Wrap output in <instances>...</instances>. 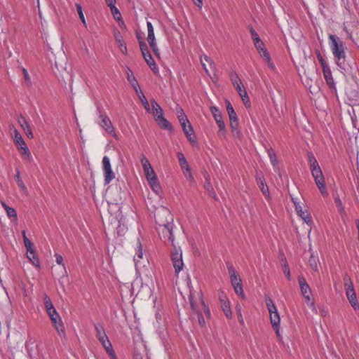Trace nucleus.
<instances>
[{
	"label": "nucleus",
	"instance_id": "nucleus-25",
	"mask_svg": "<svg viewBox=\"0 0 359 359\" xmlns=\"http://www.w3.org/2000/svg\"><path fill=\"white\" fill-rule=\"evenodd\" d=\"M143 257V250L140 241L138 240L137 243V250L135 255L134 256V262L137 265L138 262H140V259Z\"/></svg>",
	"mask_w": 359,
	"mask_h": 359
},
{
	"label": "nucleus",
	"instance_id": "nucleus-30",
	"mask_svg": "<svg viewBox=\"0 0 359 359\" xmlns=\"http://www.w3.org/2000/svg\"><path fill=\"white\" fill-rule=\"evenodd\" d=\"M266 305L269 314L278 312L276 306L273 304V300L270 297H266Z\"/></svg>",
	"mask_w": 359,
	"mask_h": 359
},
{
	"label": "nucleus",
	"instance_id": "nucleus-1",
	"mask_svg": "<svg viewBox=\"0 0 359 359\" xmlns=\"http://www.w3.org/2000/svg\"><path fill=\"white\" fill-rule=\"evenodd\" d=\"M329 45L336 65L342 70L346 69V46L341 39L334 34L329 35Z\"/></svg>",
	"mask_w": 359,
	"mask_h": 359
},
{
	"label": "nucleus",
	"instance_id": "nucleus-35",
	"mask_svg": "<svg viewBox=\"0 0 359 359\" xmlns=\"http://www.w3.org/2000/svg\"><path fill=\"white\" fill-rule=\"evenodd\" d=\"M139 98H140L142 105L144 106L145 110L147 112H151V109H150L149 103L147 101V98L145 97V96L143 94L142 90H140V93H139Z\"/></svg>",
	"mask_w": 359,
	"mask_h": 359
},
{
	"label": "nucleus",
	"instance_id": "nucleus-33",
	"mask_svg": "<svg viewBox=\"0 0 359 359\" xmlns=\"http://www.w3.org/2000/svg\"><path fill=\"white\" fill-rule=\"evenodd\" d=\"M229 77H230V80L234 87L236 86H238L239 84L242 83V81L236 72H231L229 75Z\"/></svg>",
	"mask_w": 359,
	"mask_h": 359
},
{
	"label": "nucleus",
	"instance_id": "nucleus-28",
	"mask_svg": "<svg viewBox=\"0 0 359 359\" xmlns=\"http://www.w3.org/2000/svg\"><path fill=\"white\" fill-rule=\"evenodd\" d=\"M270 321L273 328H276L280 325V318L278 312L270 314Z\"/></svg>",
	"mask_w": 359,
	"mask_h": 359
},
{
	"label": "nucleus",
	"instance_id": "nucleus-56",
	"mask_svg": "<svg viewBox=\"0 0 359 359\" xmlns=\"http://www.w3.org/2000/svg\"><path fill=\"white\" fill-rule=\"evenodd\" d=\"M50 319H51L52 318H55V317H57L58 316H60L57 313V311H56L55 308H53L52 309H49V310H47L46 311Z\"/></svg>",
	"mask_w": 359,
	"mask_h": 359
},
{
	"label": "nucleus",
	"instance_id": "nucleus-26",
	"mask_svg": "<svg viewBox=\"0 0 359 359\" xmlns=\"http://www.w3.org/2000/svg\"><path fill=\"white\" fill-rule=\"evenodd\" d=\"M103 174L104 177L105 184H109L115 177V174L111 168L103 170Z\"/></svg>",
	"mask_w": 359,
	"mask_h": 359
},
{
	"label": "nucleus",
	"instance_id": "nucleus-53",
	"mask_svg": "<svg viewBox=\"0 0 359 359\" xmlns=\"http://www.w3.org/2000/svg\"><path fill=\"white\" fill-rule=\"evenodd\" d=\"M283 273H285V275L286 276L287 280H291L290 270L289 266L287 263L284 264V265L283 266Z\"/></svg>",
	"mask_w": 359,
	"mask_h": 359
},
{
	"label": "nucleus",
	"instance_id": "nucleus-51",
	"mask_svg": "<svg viewBox=\"0 0 359 359\" xmlns=\"http://www.w3.org/2000/svg\"><path fill=\"white\" fill-rule=\"evenodd\" d=\"M235 88L236 89V91L238 92L240 97H242V95L247 94V91L245 89L243 83L239 84L238 86H235Z\"/></svg>",
	"mask_w": 359,
	"mask_h": 359
},
{
	"label": "nucleus",
	"instance_id": "nucleus-12",
	"mask_svg": "<svg viewBox=\"0 0 359 359\" xmlns=\"http://www.w3.org/2000/svg\"><path fill=\"white\" fill-rule=\"evenodd\" d=\"M141 163L147 180L156 177V175L148 159L143 157L141 159Z\"/></svg>",
	"mask_w": 359,
	"mask_h": 359
},
{
	"label": "nucleus",
	"instance_id": "nucleus-57",
	"mask_svg": "<svg viewBox=\"0 0 359 359\" xmlns=\"http://www.w3.org/2000/svg\"><path fill=\"white\" fill-rule=\"evenodd\" d=\"M243 102V104L244 105L248 108L250 107V99H249V97L248 95V93L246 95H242V97H241Z\"/></svg>",
	"mask_w": 359,
	"mask_h": 359
},
{
	"label": "nucleus",
	"instance_id": "nucleus-59",
	"mask_svg": "<svg viewBox=\"0 0 359 359\" xmlns=\"http://www.w3.org/2000/svg\"><path fill=\"white\" fill-rule=\"evenodd\" d=\"M55 262L57 264L59 265H62L63 267H65V264H64V262H63V257L60 254H55Z\"/></svg>",
	"mask_w": 359,
	"mask_h": 359
},
{
	"label": "nucleus",
	"instance_id": "nucleus-44",
	"mask_svg": "<svg viewBox=\"0 0 359 359\" xmlns=\"http://www.w3.org/2000/svg\"><path fill=\"white\" fill-rule=\"evenodd\" d=\"M18 186L21 189L22 191H26V187L25 186L22 179L20 176V171L17 170V174L15 177Z\"/></svg>",
	"mask_w": 359,
	"mask_h": 359
},
{
	"label": "nucleus",
	"instance_id": "nucleus-39",
	"mask_svg": "<svg viewBox=\"0 0 359 359\" xmlns=\"http://www.w3.org/2000/svg\"><path fill=\"white\" fill-rule=\"evenodd\" d=\"M95 328L96 330V336H97V339H100L102 337L107 336V334L105 333V330L102 325H95Z\"/></svg>",
	"mask_w": 359,
	"mask_h": 359
},
{
	"label": "nucleus",
	"instance_id": "nucleus-41",
	"mask_svg": "<svg viewBox=\"0 0 359 359\" xmlns=\"http://www.w3.org/2000/svg\"><path fill=\"white\" fill-rule=\"evenodd\" d=\"M43 302L46 311L55 308L50 298L46 294H43Z\"/></svg>",
	"mask_w": 359,
	"mask_h": 359
},
{
	"label": "nucleus",
	"instance_id": "nucleus-61",
	"mask_svg": "<svg viewBox=\"0 0 359 359\" xmlns=\"http://www.w3.org/2000/svg\"><path fill=\"white\" fill-rule=\"evenodd\" d=\"M230 279H231V285L233 287L235 285H238L242 284L241 280L239 276L231 278Z\"/></svg>",
	"mask_w": 359,
	"mask_h": 359
},
{
	"label": "nucleus",
	"instance_id": "nucleus-42",
	"mask_svg": "<svg viewBox=\"0 0 359 359\" xmlns=\"http://www.w3.org/2000/svg\"><path fill=\"white\" fill-rule=\"evenodd\" d=\"M147 32H148L147 39H153V38L155 37V35H154V27L152 25V23L149 21H147Z\"/></svg>",
	"mask_w": 359,
	"mask_h": 359
},
{
	"label": "nucleus",
	"instance_id": "nucleus-8",
	"mask_svg": "<svg viewBox=\"0 0 359 359\" xmlns=\"http://www.w3.org/2000/svg\"><path fill=\"white\" fill-rule=\"evenodd\" d=\"M171 260L172 262V265L175 269V273H179L182 269H183L184 263L182 261V254L180 252L175 248V252H173L171 255Z\"/></svg>",
	"mask_w": 359,
	"mask_h": 359
},
{
	"label": "nucleus",
	"instance_id": "nucleus-52",
	"mask_svg": "<svg viewBox=\"0 0 359 359\" xmlns=\"http://www.w3.org/2000/svg\"><path fill=\"white\" fill-rule=\"evenodd\" d=\"M259 53L264 61H269V57H271V56L266 48H264L263 50H261V53Z\"/></svg>",
	"mask_w": 359,
	"mask_h": 359
},
{
	"label": "nucleus",
	"instance_id": "nucleus-58",
	"mask_svg": "<svg viewBox=\"0 0 359 359\" xmlns=\"http://www.w3.org/2000/svg\"><path fill=\"white\" fill-rule=\"evenodd\" d=\"M236 311L238 314L239 321L243 324L244 322H243V318L242 313H241V307L239 304L236 305Z\"/></svg>",
	"mask_w": 359,
	"mask_h": 359
},
{
	"label": "nucleus",
	"instance_id": "nucleus-6",
	"mask_svg": "<svg viewBox=\"0 0 359 359\" xmlns=\"http://www.w3.org/2000/svg\"><path fill=\"white\" fill-rule=\"evenodd\" d=\"M139 45L145 62L154 72H156L158 71L157 65L149 50L147 43L139 38Z\"/></svg>",
	"mask_w": 359,
	"mask_h": 359
},
{
	"label": "nucleus",
	"instance_id": "nucleus-40",
	"mask_svg": "<svg viewBox=\"0 0 359 359\" xmlns=\"http://www.w3.org/2000/svg\"><path fill=\"white\" fill-rule=\"evenodd\" d=\"M309 263L311 268L314 271H318V259L316 257L311 255L309 259Z\"/></svg>",
	"mask_w": 359,
	"mask_h": 359
},
{
	"label": "nucleus",
	"instance_id": "nucleus-63",
	"mask_svg": "<svg viewBox=\"0 0 359 359\" xmlns=\"http://www.w3.org/2000/svg\"><path fill=\"white\" fill-rule=\"evenodd\" d=\"M334 201H335V203L337 204V206H338V208H339V211L340 212H341L342 211H344V207H343V205H342V203H341V201L340 198H336L334 199Z\"/></svg>",
	"mask_w": 359,
	"mask_h": 359
},
{
	"label": "nucleus",
	"instance_id": "nucleus-47",
	"mask_svg": "<svg viewBox=\"0 0 359 359\" xmlns=\"http://www.w3.org/2000/svg\"><path fill=\"white\" fill-rule=\"evenodd\" d=\"M111 168L110 159L107 156H104L102 158V170Z\"/></svg>",
	"mask_w": 359,
	"mask_h": 359
},
{
	"label": "nucleus",
	"instance_id": "nucleus-54",
	"mask_svg": "<svg viewBox=\"0 0 359 359\" xmlns=\"http://www.w3.org/2000/svg\"><path fill=\"white\" fill-rule=\"evenodd\" d=\"M344 287H345V289L346 287H348V286H353V284L352 283V280L351 279V278L349 277V276L348 274H345L344 276Z\"/></svg>",
	"mask_w": 359,
	"mask_h": 359
},
{
	"label": "nucleus",
	"instance_id": "nucleus-11",
	"mask_svg": "<svg viewBox=\"0 0 359 359\" xmlns=\"http://www.w3.org/2000/svg\"><path fill=\"white\" fill-rule=\"evenodd\" d=\"M292 201L294 204L295 210L297 215L304 221L305 223H306L308 225H311L313 223V220L310 215L307 211L303 210L302 207L299 203H297L293 198Z\"/></svg>",
	"mask_w": 359,
	"mask_h": 359
},
{
	"label": "nucleus",
	"instance_id": "nucleus-9",
	"mask_svg": "<svg viewBox=\"0 0 359 359\" xmlns=\"http://www.w3.org/2000/svg\"><path fill=\"white\" fill-rule=\"evenodd\" d=\"M298 283L303 297L305 298L307 303L311 301V290L306 283V279L303 276L298 277Z\"/></svg>",
	"mask_w": 359,
	"mask_h": 359
},
{
	"label": "nucleus",
	"instance_id": "nucleus-15",
	"mask_svg": "<svg viewBox=\"0 0 359 359\" xmlns=\"http://www.w3.org/2000/svg\"><path fill=\"white\" fill-rule=\"evenodd\" d=\"M181 126H182V130L184 133V134L186 135L187 139L189 140V142H195V135H194V130H193V128L192 126H191L189 121V122H182V123H180Z\"/></svg>",
	"mask_w": 359,
	"mask_h": 359
},
{
	"label": "nucleus",
	"instance_id": "nucleus-2",
	"mask_svg": "<svg viewBox=\"0 0 359 359\" xmlns=\"http://www.w3.org/2000/svg\"><path fill=\"white\" fill-rule=\"evenodd\" d=\"M307 156L311 172L314 178L316 184L321 194L323 196H327V191L325 187V178L319 164L312 152H308Z\"/></svg>",
	"mask_w": 359,
	"mask_h": 359
},
{
	"label": "nucleus",
	"instance_id": "nucleus-55",
	"mask_svg": "<svg viewBox=\"0 0 359 359\" xmlns=\"http://www.w3.org/2000/svg\"><path fill=\"white\" fill-rule=\"evenodd\" d=\"M254 44L258 53H261V50H263V49L265 48V45L262 40L258 41V42L254 43Z\"/></svg>",
	"mask_w": 359,
	"mask_h": 359
},
{
	"label": "nucleus",
	"instance_id": "nucleus-64",
	"mask_svg": "<svg viewBox=\"0 0 359 359\" xmlns=\"http://www.w3.org/2000/svg\"><path fill=\"white\" fill-rule=\"evenodd\" d=\"M25 248L27 250V253H29V254L33 253V251L34 250V244L32 242H31L30 243L25 245Z\"/></svg>",
	"mask_w": 359,
	"mask_h": 359
},
{
	"label": "nucleus",
	"instance_id": "nucleus-3",
	"mask_svg": "<svg viewBox=\"0 0 359 359\" xmlns=\"http://www.w3.org/2000/svg\"><path fill=\"white\" fill-rule=\"evenodd\" d=\"M12 136L13 142L16 145L17 149L21 154L22 158L24 160L28 161L29 162L32 161L33 158L31 154V152L27 145L26 144L23 137H22L21 134L16 128H13Z\"/></svg>",
	"mask_w": 359,
	"mask_h": 359
},
{
	"label": "nucleus",
	"instance_id": "nucleus-22",
	"mask_svg": "<svg viewBox=\"0 0 359 359\" xmlns=\"http://www.w3.org/2000/svg\"><path fill=\"white\" fill-rule=\"evenodd\" d=\"M177 158H178L179 163H180V165L182 171L183 172H184V171L189 172L191 168H190L187 159L185 158L184 154L182 152L177 153Z\"/></svg>",
	"mask_w": 359,
	"mask_h": 359
},
{
	"label": "nucleus",
	"instance_id": "nucleus-19",
	"mask_svg": "<svg viewBox=\"0 0 359 359\" xmlns=\"http://www.w3.org/2000/svg\"><path fill=\"white\" fill-rule=\"evenodd\" d=\"M127 74H128L127 79H128V82L133 87L136 93L139 94L141 90L140 86H139L138 82H137L136 78L135 77L133 73L131 72V70L129 68H128Z\"/></svg>",
	"mask_w": 359,
	"mask_h": 359
},
{
	"label": "nucleus",
	"instance_id": "nucleus-49",
	"mask_svg": "<svg viewBox=\"0 0 359 359\" xmlns=\"http://www.w3.org/2000/svg\"><path fill=\"white\" fill-rule=\"evenodd\" d=\"M217 125L219 128V134L224 135L225 134V124L222 119L216 121Z\"/></svg>",
	"mask_w": 359,
	"mask_h": 359
},
{
	"label": "nucleus",
	"instance_id": "nucleus-34",
	"mask_svg": "<svg viewBox=\"0 0 359 359\" xmlns=\"http://www.w3.org/2000/svg\"><path fill=\"white\" fill-rule=\"evenodd\" d=\"M148 41V43L150 46V47L152 49V51L154 52V55L159 57L160 56V53H159V50L157 47V44H156V38H153V39H147Z\"/></svg>",
	"mask_w": 359,
	"mask_h": 359
},
{
	"label": "nucleus",
	"instance_id": "nucleus-17",
	"mask_svg": "<svg viewBox=\"0 0 359 359\" xmlns=\"http://www.w3.org/2000/svg\"><path fill=\"white\" fill-rule=\"evenodd\" d=\"M114 38L121 53L124 55H127V46L121 33L119 32H116Z\"/></svg>",
	"mask_w": 359,
	"mask_h": 359
},
{
	"label": "nucleus",
	"instance_id": "nucleus-13",
	"mask_svg": "<svg viewBox=\"0 0 359 359\" xmlns=\"http://www.w3.org/2000/svg\"><path fill=\"white\" fill-rule=\"evenodd\" d=\"M50 320L60 337H65L66 335L65 328L61 317L58 316L57 317L52 318Z\"/></svg>",
	"mask_w": 359,
	"mask_h": 359
},
{
	"label": "nucleus",
	"instance_id": "nucleus-7",
	"mask_svg": "<svg viewBox=\"0 0 359 359\" xmlns=\"http://www.w3.org/2000/svg\"><path fill=\"white\" fill-rule=\"evenodd\" d=\"M324 79L326 81V83L331 92V93L337 97V89L336 83L334 82V79L332 76V73L330 69L325 70L323 72Z\"/></svg>",
	"mask_w": 359,
	"mask_h": 359
},
{
	"label": "nucleus",
	"instance_id": "nucleus-18",
	"mask_svg": "<svg viewBox=\"0 0 359 359\" xmlns=\"http://www.w3.org/2000/svg\"><path fill=\"white\" fill-rule=\"evenodd\" d=\"M155 121L159 126V127L162 129L168 130L170 131L172 130V126L170 123L164 118L163 115L158 116Z\"/></svg>",
	"mask_w": 359,
	"mask_h": 359
},
{
	"label": "nucleus",
	"instance_id": "nucleus-48",
	"mask_svg": "<svg viewBox=\"0 0 359 359\" xmlns=\"http://www.w3.org/2000/svg\"><path fill=\"white\" fill-rule=\"evenodd\" d=\"M233 287V290L237 295L241 297L242 298H245V294L243 292L242 284L238 285H235Z\"/></svg>",
	"mask_w": 359,
	"mask_h": 359
},
{
	"label": "nucleus",
	"instance_id": "nucleus-45",
	"mask_svg": "<svg viewBox=\"0 0 359 359\" xmlns=\"http://www.w3.org/2000/svg\"><path fill=\"white\" fill-rule=\"evenodd\" d=\"M76 11L79 14L80 20L83 23V25H86V20H85L84 15L83 13V9H82L81 5L80 4H76Z\"/></svg>",
	"mask_w": 359,
	"mask_h": 359
},
{
	"label": "nucleus",
	"instance_id": "nucleus-24",
	"mask_svg": "<svg viewBox=\"0 0 359 359\" xmlns=\"http://www.w3.org/2000/svg\"><path fill=\"white\" fill-rule=\"evenodd\" d=\"M147 181H148L151 188L155 193L159 194L161 191V188L158 183L157 176L156 177L151 178L150 180H149Z\"/></svg>",
	"mask_w": 359,
	"mask_h": 359
},
{
	"label": "nucleus",
	"instance_id": "nucleus-37",
	"mask_svg": "<svg viewBox=\"0 0 359 359\" xmlns=\"http://www.w3.org/2000/svg\"><path fill=\"white\" fill-rule=\"evenodd\" d=\"M210 111L215 121L222 119L221 111L217 107H211Z\"/></svg>",
	"mask_w": 359,
	"mask_h": 359
},
{
	"label": "nucleus",
	"instance_id": "nucleus-4",
	"mask_svg": "<svg viewBox=\"0 0 359 359\" xmlns=\"http://www.w3.org/2000/svg\"><path fill=\"white\" fill-rule=\"evenodd\" d=\"M174 227L175 225L173 222H166L159 224V228L158 230L161 238L168 240L171 243L172 245L175 248V237L173 235Z\"/></svg>",
	"mask_w": 359,
	"mask_h": 359
},
{
	"label": "nucleus",
	"instance_id": "nucleus-10",
	"mask_svg": "<svg viewBox=\"0 0 359 359\" xmlns=\"http://www.w3.org/2000/svg\"><path fill=\"white\" fill-rule=\"evenodd\" d=\"M346 294L348 302L354 310L359 309V304L353 286H348L345 289Z\"/></svg>",
	"mask_w": 359,
	"mask_h": 359
},
{
	"label": "nucleus",
	"instance_id": "nucleus-43",
	"mask_svg": "<svg viewBox=\"0 0 359 359\" xmlns=\"http://www.w3.org/2000/svg\"><path fill=\"white\" fill-rule=\"evenodd\" d=\"M21 128L24 130L25 135H27V137L29 139L34 138V135H33L32 130L29 123L25 124V126H22Z\"/></svg>",
	"mask_w": 359,
	"mask_h": 359
},
{
	"label": "nucleus",
	"instance_id": "nucleus-20",
	"mask_svg": "<svg viewBox=\"0 0 359 359\" xmlns=\"http://www.w3.org/2000/svg\"><path fill=\"white\" fill-rule=\"evenodd\" d=\"M229 121H230V127H231V130L233 135L237 137L238 139H241L243 135H242V133L238 129L239 123H238V118H235V119H231Z\"/></svg>",
	"mask_w": 359,
	"mask_h": 359
},
{
	"label": "nucleus",
	"instance_id": "nucleus-29",
	"mask_svg": "<svg viewBox=\"0 0 359 359\" xmlns=\"http://www.w3.org/2000/svg\"><path fill=\"white\" fill-rule=\"evenodd\" d=\"M267 154L273 166H276L278 165V159L273 149L271 147L267 149Z\"/></svg>",
	"mask_w": 359,
	"mask_h": 359
},
{
	"label": "nucleus",
	"instance_id": "nucleus-32",
	"mask_svg": "<svg viewBox=\"0 0 359 359\" xmlns=\"http://www.w3.org/2000/svg\"><path fill=\"white\" fill-rule=\"evenodd\" d=\"M98 340L100 341L106 351H107V350H111V348H113L107 336L102 337L98 339Z\"/></svg>",
	"mask_w": 359,
	"mask_h": 359
},
{
	"label": "nucleus",
	"instance_id": "nucleus-46",
	"mask_svg": "<svg viewBox=\"0 0 359 359\" xmlns=\"http://www.w3.org/2000/svg\"><path fill=\"white\" fill-rule=\"evenodd\" d=\"M226 266H227L229 274L230 276V278L239 276L238 273L236 272V271L235 270L234 267L233 266V265L231 264L228 263Z\"/></svg>",
	"mask_w": 359,
	"mask_h": 359
},
{
	"label": "nucleus",
	"instance_id": "nucleus-38",
	"mask_svg": "<svg viewBox=\"0 0 359 359\" xmlns=\"http://www.w3.org/2000/svg\"><path fill=\"white\" fill-rule=\"evenodd\" d=\"M177 115L180 123H184V121L189 122V120L182 108L180 107L177 109Z\"/></svg>",
	"mask_w": 359,
	"mask_h": 359
},
{
	"label": "nucleus",
	"instance_id": "nucleus-23",
	"mask_svg": "<svg viewBox=\"0 0 359 359\" xmlns=\"http://www.w3.org/2000/svg\"><path fill=\"white\" fill-rule=\"evenodd\" d=\"M190 304H191V307L193 310V311L194 313H196L197 315V318H198V323L199 325L201 326V327H203L205 325V319L203 316V314L201 312H199L198 311H196V306H195V304L192 300V298L190 297Z\"/></svg>",
	"mask_w": 359,
	"mask_h": 359
},
{
	"label": "nucleus",
	"instance_id": "nucleus-5",
	"mask_svg": "<svg viewBox=\"0 0 359 359\" xmlns=\"http://www.w3.org/2000/svg\"><path fill=\"white\" fill-rule=\"evenodd\" d=\"M97 111L99 118L101 120V122L99 123L100 127H102L107 133L111 134L115 139H118V135L116 133L115 129L109 116L105 112L102 111L100 107H97Z\"/></svg>",
	"mask_w": 359,
	"mask_h": 359
},
{
	"label": "nucleus",
	"instance_id": "nucleus-36",
	"mask_svg": "<svg viewBox=\"0 0 359 359\" xmlns=\"http://www.w3.org/2000/svg\"><path fill=\"white\" fill-rule=\"evenodd\" d=\"M110 10L114 19L118 22L121 21L123 22L121 14L116 6L110 7Z\"/></svg>",
	"mask_w": 359,
	"mask_h": 359
},
{
	"label": "nucleus",
	"instance_id": "nucleus-31",
	"mask_svg": "<svg viewBox=\"0 0 359 359\" xmlns=\"http://www.w3.org/2000/svg\"><path fill=\"white\" fill-rule=\"evenodd\" d=\"M27 257L34 266L40 268V262L35 250L33 251L32 254L27 253Z\"/></svg>",
	"mask_w": 359,
	"mask_h": 359
},
{
	"label": "nucleus",
	"instance_id": "nucleus-50",
	"mask_svg": "<svg viewBox=\"0 0 359 359\" xmlns=\"http://www.w3.org/2000/svg\"><path fill=\"white\" fill-rule=\"evenodd\" d=\"M249 30L254 43L258 42V41L261 40L258 34L256 32V31L253 29L252 26L249 27Z\"/></svg>",
	"mask_w": 359,
	"mask_h": 359
},
{
	"label": "nucleus",
	"instance_id": "nucleus-62",
	"mask_svg": "<svg viewBox=\"0 0 359 359\" xmlns=\"http://www.w3.org/2000/svg\"><path fill=\"white\" fill-rule=\"evenodd\" d=\"M22 72H23L25 82H27L29 85H31L32 82H31V79L29 76L27 70L26 69L23 68Z\"/></svg>",
	"mask_w": 359,
	"mask_h": 359
},
{
	"label": "nucleus",
	"instance_id": "nucleus-14",
	"mask_svg": "<svg viewBox=\"0 0 359 359\" xmlns=\"http://www.w3.org/2000/svg\"><path fill=\"white\" fill-rule=\"evenodd\" d=\"M257 183L262 194L268 198H270L269 187L266 184L264 177L262 173L257 174L256 176Z\"/></svg>",
	"mask_w": 359,
	"mask_h": 359
},
{
	"label": "nucleus",
	"instance_id": "nucleus-21",
	"mask_svg": "<svg viewBox=\"0 0 359 359\" xmlns=\"http://www.w3.org/2000/svg\"><path fill=\"white\" fill-rule=\"evenodd\" d=\"M151 104L152 107V109H151V112L154 118H156L158 116L163 115V109L161 107V106L158 104V102L154 100H151Z\"/></svg>",
	"mask_w": 359,
	"mask_h": 359
},
{
	"label": "nucleus",
	"instance_id": "nucleus-60",
	"mask_svg": "<svg viewBox=\"0 0 359 359\" xmlns=\"http://www.w3.org/2000/svg\"><path fill=\"white\" fill-rule=\"evenodd\" d=\"M318 61L321 65L323 72L328 69H330L324 57L323 59L319 60Z\"/></svg>",
	"mask_w": 359,
	"mask_h": 359
},
{
	"label": "nucleus",
	"instance_id": "nucleus-27",
	"mask_svg": "<svg viewBox=\"0 0 359 359\" xmlns=\"http://www.w3.org/2000/svg\"><path fill=\"white\" fill-rule=\"evenodd\" d=\"M2 206L6 210L7 216L8 217L13 218L15 220H17V212L14 208L9 207L5 203H2Z\"/></svg>",
	"mask_w": 359,
	"mask_h": 359
},
{
	"label": "nucleus",
	"instance_id": "nucleus-16",
	"mask_svg": "<svg viewBox=\"0 0 359 359\" xmlns=\"http://www.w3.org/2000/svg\"><path fill=\"white\" fill-rule=\"evenodd\" d=\"M219 300L221 302V307L222 311H224L226 317L228 319H231L232 318V313L230 308V302L228 299H226L225 295L219 296Z\"/></svg>",
	"mask_w": 359,
	"mask_h": 359
}]
</instances>
